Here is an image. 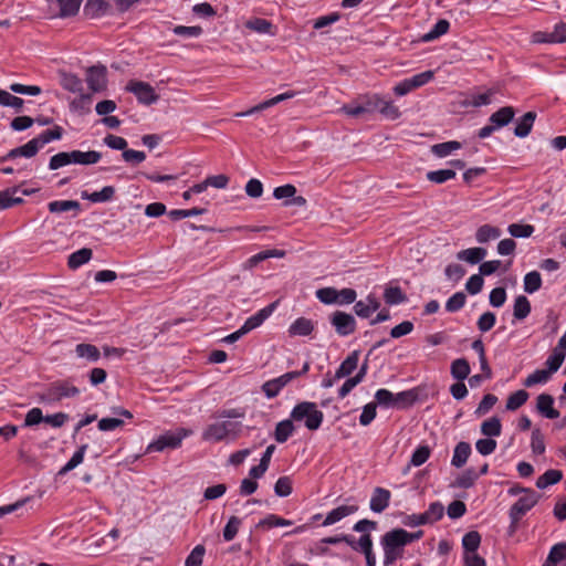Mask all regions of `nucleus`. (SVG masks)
Returning a JSON list of instances; mask_svg holds the SVG:
<instances>
[{
  "instance_id": "nucleus-3",
  "label": "nucleus",
  "mask_w": 566,
  "mask_h": 566,
  "mask_svg": "<svg viewBox=\"0 0 566 566\" xmlns=\"http://www.w3.org/2000/svg\"><path fill=\"white\" fill-rule=\"evenodd\" d=\"M290 417L296 422H304V426L311 431L318 430L324 420L323 411L317 408L315 402L311 401L296 403L291 410Z\"/></svg>"
},
{
  "instance_id": "nucleus-44",
  "label": "nucleus",
  "mask_w": 566,
  "mask_h": 566,
  "mask_svg": "<svg viewBox=\"0 0 566 566\" xmlns=\"http://www.w3.org/2000/svg\"><path fill=\"white\" fill-rule=\"evenodd\" d=\"M115 188L113 186H105L99 191H94L90 195H83V198L88 199L91 202H106L113 199Z\"/></svg>"
},
{
  "instance_id": "nucleus-46",
  "label": "nucleus",
  "mask_w": 566,
  "mask_h": 566,
  "mask_svg": "<svg viewBox=\"0 0 566 566\" xmlns=\"http://www.w3.org/2000/svg\"><path fill=\"white\" fill-rule=\"evenodd\" d=\"M455 176L457 172L454 169H439L427 172V179L438 185L454 179Z\"/></svg>"
},
{
  "instance_id": "nucleus-17",
  "label": "nucleus",
  "mask_w": 566,
  "mask_h": 566,
  "mask_svg": "<svg viewBox=\"0 0 566 566\" xmlns=\"http://www.w3.org/2000/svg\"><path fill=\"white\" fill-rule=\"evenodd\" d=\"M71 155H72V164L83 165V166L97 164L102 158V154L96 150H88V151L72 150Z\"/></svg>"
},
{
  "instance_id": "nucleus-13",
  "label": "nucleus",
  "mask_w": 566,
  "mask_h": 566,
  "mask_svg": "<svg viewBox=\"0 0 566 566\" xmlns=\"http://www.w3.org/2000/svg\"><path fill=\"white\" fill-rule=\"evenodd\" d=\"M357 511H358L357 504L339 505L326 514L325 520L323 521L322 525L323 526L333 525V524L342 521L343 518L356 513Z\"/></svg>"
},
{
  "instance_id": "nucleus-19",
  "label": "nucleus",
  "mask_w": 566,
  "mask_h": 566,
  "mask_svg": "<svg viewBox=\"0 0 566 566\" xmlns=\"http://www.w3.org/2000/svg\"><path fill=\"white\" fill-rule=\"evenodd\" d=\"M536 119V113L527 112L517 122L514 128V135L520 138L528 136L531 133L534 122Z\"/></svg>"
},
{
  "instance_id": "nucleus-24",
  "label": "nucleus",
  "mask_w": 566,
  "mask_h": 566,
  "mask_svg": "<svg viewBox=\"0 0 566 566\" xmlns=\"http://www.w3.org/2000/svg\"><path fill=\"white\" fill-rule=\"evenodd\" d=\"M502 232L497 227L491 224H483L478 228L475 232V240L478 243H488L489 241L496 240L501 237Z\"/></svg>"
},
{
  "instance_id": "nucleus-12",
  "label": "nucleus",
  "mask_w": 566,
  "mask_h": 566,
  "mask_svg": "<svg viewBox=\"0 0 566 566\" xmlns=\"http://www.w3.org/2000/svg\"><path fill=\"white\" fill-rule=\"evenodd\" d=\"M390 499L391 493L389 490L377 486L373 491L369 507L374 513H381L389 506Z\"/></svg>"
},
{
  "instance_id": "nucleus-29",
  "label": "nucleus",
  "mask_w": 566,
  "mask_h": 566,
  "mask_svg": "<svg viewBox=\"0 0 566 566\" xmlns=\"http://www.w3.org/2000/svg\"><path fill=\"white\" fill-rule=\"evenodd\" d=\"M92 250L88 248H82L70 254L67 265L70 269H78L83 264L87 263L92 259Z\"/></svg>"
},
{
  "instance_id": "nucleus-36",
  "label": "nucleus",
  "mask_w": 566,
  "mask_h": 566,
  "mask_svg": "<svg viewBox=\"0 0 566 566\" xmlns=\"http://www.w3.org/2000/svg\"><path fill=\"white\" fill-rule=\"evenodd\" d=\"M502 432V423L497 417H491L481 424V433L488 438L499 437Z\"/></svg>"
},
{
  "instance_id": "nucleus-4",
  "label": "nucleus",
  "mask_w": 566,
  "mask_h": 566,
  "mask_svg": "<svg viewBox=\"0 0 566 566\" xmlns=\"http://www.w3.org/2000/svg\"><path fill=\"white\" fill-rule=\"evenodd\" d=\"M192 434V430L186 428H176L167 430L159 434L146 447V453L163 452L167 449H178L182 441Z\"/></svg>"
},
{
  "instance_id": "nucleus-61",
  "label": "nucleus",
  "mask_w": 566,
  "mask_h": 566,
  "mask_svg": "<svg viewBox=\"0 0 566 566\" xmlns=\"http://www.w3.org/2000/svg\"><path fill=\"white\" fill-rule=\"evenodd\" d=\"M23 99L10 94L4 90H0V105L12 107L14 109H21L23 106Z\"/></svg>"
},
{
  "instance_id": "nucleus-25",
  "label": "nucleus",
  "mask_w": 566,
  "mask_h": 566,
  "mask_svg": "<svg viewBox=\"0 0 566 566\" xmlns=\"http://www.w3.org/2000/svg\"><path fill=\"white\" fill-rule=\"evenodd\" d=\"M83 0H54V3L59 8L57 17L69 18L75 15Z\"/></svg>"
},
{
  "instance_id": "nucleus-45",
  "label": "nucleus",
  "mask_w": 566,
  "mask_h": 566,
  "mask_svg": "<svg viewBox=\"0 0 566 566\" xmlns=\"http://www.w3.org/2000/svg\"><path fill=\"white\" fill-rule=\"evenodd\" d=\"M528 397L530 395L527 391L520 389L509 396L505 407L510 411L517 410L527 401Z\"/></svg>"
},
{
  "instance_id": "nucleus-28",
  "label": "nucleus",
  "mask_w": 566,
  "mask_h": 566,
  "mask_svg": "<svg viewBox=\"0 0 566 566\" xmlns=\"http://www.w3.org/2000/svg\"><path fill=\"white\" fill-rule=\"evenodd\" d=\"M470 371L471 368L465 358H458L451 363V376L459 381H463L464 379H467L468 376L470 375Z\"/></svg>"
},
{
  "instance_id": "nucleus-39",
  "label": "nucleus",
  "mask_w": 566,
  "mask_h": 566,
  "mask_svg": "<svg viewBox=\"0 0 566 566\" xmlns=\"http://www.w3.org/2000/svg\"><path fill=\"white\" fill-rule=\"evenodd\" d=\"M478 479V472H475L474 469L469 468L455 479L454 485L460 489H470L475 484Z\"/></svg>"
},
{
  "instance_id": "nucleus-9",
  "label": "nucleus",
  "mask_w": 566,
  "mask_h": 566,
  "mask_svg": "<svg viewBox=\"0 0 566 566\" xmlns=\"http://www.w3.org/2000/svg\"><path fill=\"white\" fill-rule=\"evenodd\" d=\"M277 302H273L265 307L259 310L255 314L251 315L243 323L242 332L248 334L251 331L260 327L275 311Z\"/></svg>"
},
{
  "instance_id": "nucleus-43",
  "label": "nucleus",
  "mask_w": 566,
  "mask_h": 566,
  "mask_svg": "<svg viewBox=\"0 0 566 566\" xmlns=\"http://www.w3.org/2000/svg\"><path fill=\"white\" fill-rule=\"evenodd\" d=\"M245 27L249 30L254 31L259 34H273V32H272L273 25L266 19H262V18L251 19L245 23Z\"/></svg>"
},
{
  "instance_id": "nucleus-18",
  "label": "nucleus",
  "mask_w": 566,
  "mask_h": 566,
  "mask_svg": "<svg viewBox=\"0 0 566 566\" xmlns=\"http://www.w3.org/2000/svg\"><path fill=\"white\" fill-rule=\"evenodd\" d=\"M471 452H472V449H471V446L469 442H465V441H461L459 442L455 447H454V450H453V455H452V459H451V465H453L454 468H462L469 457L471 455Z\"/></svg>"
},
{
  "instance_id": "nucleus-54",
  "label": "nucleus",
  "mask_w": 566,
  "mask_h": 566,
  "mask_svg": "<svg viewBox=\"0 0 566 566\" xmlns=\"http://www.w3.org/2000/svg\"><path fill=\"white\" fill-rule=\"evenodd\" d=\"M465 294L463 292H457L446 302V311L449 313H455L465 305Z\"/></svg>"
},
{
  "instance_id": "nucleus-34",
  "label": "nucleus",
  "mask_w": 566,
  "mask_h": 566,
  "mask_svg": "<svg viewBox=\"0 0 566 566\" xmlns=\"http://www.w3.org/2000/svg\"><path fill=\"white\" fill-rule=\"evenodd\" d=\"M562 479L563 472L560 470L549 469L544 474L538 476L536 486L543 490L558 483Z\"/></svg>"
},
{
  "instance_id": "nucleus-35",
  "label": "nucleus",
  "mask_w": 566,
  "mask_h": 566,
  "mask_svg": "<svg viewBox=\"0 0 566 566\" xmlns=\"http://www.w3.org/2000/svg\"><path fill=\"white\" fill-rule=\"evenodd\" d=\"M63 136V128L59 125H55L51 129H46L42 132L39 136L34 137L33 139L36 142L40 148H42L44 145L59 140Z\"/></svg>"
},
{
  "instance_id": "nucleus-56",
  "label": "nucleus",
  "mask_w": 566,
  "mask_h": 566,
  "mask_svg": "<svg viewBox=\"0 0 566 566\" xmlns=\"http://www.w3.org/2000/svg\"><path fill=\"white\" fill-rule=\"evenodd\" d=\"M316 298L323 304H337V290L335 287H322L315 292Z\"/></svg>"
},
{
  "instance_id": "nucleus-14",
  "label": "nucleus",
  "mask_w": 566,
  "mask_h": 566,
  "mask_svg": "<svg viewBox=\"0 0 566 566\" xmlns=\"http://www.w3.org/2000/svg\"><path fill=\"white\" fill-rule=\"evenodd\" d=\"M537 411L547 419H557L559 411L554 408V398L548 394H541L536 402Z\"/></svg>"
},
{
  "instance_id": "nucleus-48",
  "label": "nucleus",
  "mask_w": 566,
  "mask_h": 566,
  "mask_svg": "<svg viewBox=\"0 0 566 566\" xmlns=\"http://www.w3.org/2000/svg\"><path fill=\"white\" fill-rule=\"evenodd\" d=\"M290 525H292V521L285 520L275 514H269L256 524V527L272 528V527L290 526Z\"/></svg>"
},
{
  "instance_id": "nucleus-38",
  "label": "nucleus",
  "mask_w": 566,
  "mask_h": 566,
  "mask_svg": "<svg viewBox=\"0 0 566 566\" xmlns=\"http://www.w3.org/2000/svg\"><path fill=\"white\" fill-rule=\"evenodd\" d=\"M84 10L87 15L97 18L107 12L108 3L105 0H87Z\"/></svg>"
},
{
  "instance_id": "nucleus-60",
  "label": "nucleus",
  "mask_w": 566,
  "mask_h": 566,
  "mask_svg": "<svg viewBox=\"0 0 566 566\" xmlns=\"http://www.w3.org/2000/svg\"><path fill=\"white\" fill-rule=\"evenodd\" d=\"M434 76L433 71H424L421 73H418L411 77H408L407 81L409 82V85L411 90H416L418 87H421L426 84H428Z\"/></svg>"
},
{
  "instance_id": "nucleus-23",
  "label": "nucleus",
  "mask_w": 566,
  "mask_h": 566,
  "mask_svg": "<svg viewBox=\"0 0 566 566\" xmlns=\"http://www.w3.org/2000/svg\"><path fill=\"white\" fill-rule=\"evenodd\" d=\"M285 254L282 250L271 249V250H264L261 251L252 256H250L245 263L244 269H253L260 262L265 261L270 258H283Z\"/></svg>"
},
{
  "instance_id": "nucleus-30",
  "label": "nucleus",
  "mask_w": 566,
  "mask_h": 566,
  "mask_svg": "<svg viewBox=\"0 0 566 566\" xmlns=\"http://www.w3.org/2000/svg\"><path fill=\"white\" fill-rule=\"evenodd\" d=\"M450 23L446 19H440L436 22V24L424 34H422L421 40L423 42H431L442 36L449 31Z\"/></svg>"
},
{
  "instance_id": "nucleus-40",
  "label": "nucleus",
  "mask_w": 566,
  "mask_h": 566,
  "mask_svg": "<svg viewBox=\"0 0 566 566\" xmlns=\"http://www.w3.org/2000/svg\"><path fill=\"white\" fill-rule=\"evenodd\" d=\"M542 286V277L539 272L531 271L525 274L523 281L524 291L528 294L537 292Z\"/></svg>"
},
{
  "instance_id": "nucleus-16",
  "label": "nucleus",
  "mask_w": 566,
  "mask_h": 566,
  "mask_svg": "<svg viewBox=\"0 0 566 566\" xmlns=\"http://www.w3.org/2000/svg\"><path fill=\"white\" fill-rule=\"evenodd\" d=\"M359 353L352 352L339 365L335 373V379H342L349 376L358 366Z\"/></svg>"
},
{
  "instance_id": "nucleus-57",
  "label": "nucleus",
  "mask_w": 566,
  "mask_h": 566,
  "mask_svg": "<svg viewBox=\"0 0 566 566\" xmlns=\"http://www.w3.org/2000/svg\"><path fill=\"white\" fill-rule=\"evenodd\" d=\"M385 118L396 120L400 117L399 108L391 101L381 98L380 108L378 111Z\"/></svg>"
},
{
  "instance_id": "nucleus-20",
  "label": "nucleus",
  "mask_w": 566,
  "mask_h": 566,
  "mask_svg": "<svg viewBox=\"0 0 566 566\" xmlns=\"http://www.w3.org/2000/svg\"><path fill=\"white\" fill-rule=\"evenodd\" d=\"M75 355L88 363H96L101 358L99 349L92 344L81 343L75 346Z\"/></svg>"
},
{
  "instance_id": "nucleus-11",
  "label": "nucleus",
  "mask_w": 566,
  "mask_h": 566,
  "mask_svg": "<svg viewBox=\"0 0 566 566\" xmlns=\"http://www.w3.org/2000/svg\"><path fill=\"white\" fill-rule=\"evenodd\" d=\"M294 379L295 375H292L290 371L285 373L276 378L265 381L262 386V390L266 398H274L289 382H291Z\"/></svg>"
},
{
  "instance_id": "nucleus-59",
  "label": "nucleus",
  "mask_w": 566,
  "mask_h": 566,
  "mask_svg": "<svg viewBox=\"0 0 566 566\" xmlns=\"http://www.w3.org/2000/svg\"><path fill=\"white\" fill-rule=\"evenodd\" d=\"M566 355L557 352L556 349H553L551 355L547 357L545 365L546 369L554 375L563 365L565 360Z\"/></svg>"
},
{
  "instance_id": "nucleus-33",
  "label": "nucleus",
  "mask_w": 566,
  "mask_h": 566,
  "mask_svg": "<svg viewBox=\"0 0 566 566\" xmlns=\"http://www.w3.org/2000/svg\"><path fill=\"white\" fill-rule=\"evenodd\" d=\"M552 376L553 375L547 369H536L523 380V385L527 388H532L536 385H545L549 381Z\"/></svg>"
},
{
  "instance_id": "nucleus-8",
  "label": "nucleus",
  "mask_w": 566,
  "mask_h": 566,
  "mask_svg": "<svg viewBox=\"0 0 566 566\" xmlns=\"http://www.w3.org/2000/svg\"><path fill=\"white\" fill-rule=\"evenodd\" d=\"M331 324L339 336H348L356 329L355 317L340 311H337L332 315Z\"/></svg>"
},
{
  "instance_id": "nucleus-1",
  "label": "nucleus",
  "mask_w": 566,
  "mask_h": 566,
  "mask_svg": "<svg viewBox=\"0 0 566 566\" xmlns=\"http://www.w3.org/2000/svg\"><path fill=\"white\" fill-rule=\"evenodd\" d=\"M380 546L384 553L382 565L391 566L403 558L407 543L399 531V527L386 532L380 537Z\"/></svg>"
},
{
  "instance_id": "nucleus-62",
  "label": "nucleus",
  "mask_w": 566,
  "mask_h": 566,
  "mask_svg": "<svg viewBox=\"0 0 566 566\" xmlns=\"http://www.w3.org/2000/svg\"><path fill=\"white\" fill-rule=\"evenodd\" d=\"M430 453L428 446H419L411 454L410 464L413 467L422 465L429 459Z\"/></svg>"
},
{
  "instance_id": "nucleus-32",
  "label": "nucleus",
  "mask_w": 566,
  "mask_h": 566,
  "mask_svg": "<svg viewBox=\"0 0 566 566\" xmlns=\"http://www.w3.org/2000/svg\"><path fill=\"white\" fill-rule=\"evenodd\" d=\"M384 300L388 305H399L407 301V296L399 286L387 285L384 291Z\"/></svg>"
},
{
  "instance_id": "nucleus-64",
  "label": "nucleus",
  "mask_w": 566,
  "mask_h": 566,
  "mask_svg": "<svg viewBox=\"0 0 566 566\" xmlns=\"http://www.w3.org/2000/svg\"><path fill=\"white\" fill-rule=\"evenodd\" d=\"M566 558V542H560L553 545L549 549L547 559L555 564L564 560Z\"/></svg>"
},
{
  "instance_id": "nucleus-7",
  "label": "nucleus",
  "mask_w": 566,
  "mask_h": 566,
  "mask_svg": "<svg viewBox=\"0 0 566 566\" xmlns=\"http://www.w3.org/2000/svg\"><path fill=\"white\" fill-rule=\"evenodd\" d=\"M126 91L133 93L137 101L144 105H151L158 99V95L155 93L154 87L143 81H129L126 85Z\"/></svg>"
},
{
  "instance_id": "nucleus-50",
  "label": "nucleus",
  "mask_w": 566,
  "mask_h": 566,
  "mask_svg": "<svg viewBox=\"0 0 566 566\" xmlns=\"http://www.w3.org/2000/svg\"><path fill=\"white\" fill-rule=\"evenodd\" d=\"M72 164L71 151H61L53 155L49 161V169L56 170Z\"/></svg>"
},
{
  "instance_id": "nucleus-52",
  "label": "nucleus",
  "mask_w": 566,
  "mask_h": 566,
  "mask_svg": "<svg viewBox=\"0 0 566 566\" xmlns=\"http://www.w3.org/2000/svg\"><path fill=\"white\" fill-rule=\"evenodd\" d=\"M205 208H191V209H174L169 211V217L174 221H178L185 218L196 217L206 213Z\"/></svg>"
},
{
  "instance_id": "nucleus-21",
  "label": "nucleus",
  "mask_w": 566,
  "mask_h": 566,
  "mask_svg": "<svg viewBox=\"0 0 566 566\" xmlns=\"http://www.w3.org/2000/svg\"><path fill=\"white\" fill-rule=\"evenodd\" d=\"M314 331V323L305 317L296 318L289 327L291 336H308Z\"/></svg>"
},
{
  "instance_id": "nucleus-27",
  "label": "nucleus",
  "mask_w": 566,
  "mask_h": 566,
  "mask_svg": "<svg viewBox=\"0 0 566 566\" xmlns=\"http://www.w3.org/2000/svg\"><path fill=\"white\" fill-rule=\"evenodd\" d=\"M18 190V187H13L0 191V210H6L23 202V198L15 197Z\"/></svg>"
},
{
  "instance_id": "nucleus-6",
  "label": "nucleus",
  "mask_w": 566,
  "mask_h": 566,
  "mask_svg": "<svg viewBox=\"0 0 566 566\" xmlns=\"http://www.w3.org/2000/svg\"><path fill=\"white\" fill-rule=\"evenodd\" d=\"M538 494L535 491H525L510 509L509 515L511 518V530H515L518 521L538 502Z\"/></svg>"
},
{
  "instance_id": "nucleus-10",
  "label": "nucleus",
  "mask_w": 566,
  "mask_h": 566,
  "mask_svg": "<svg viewBox=\"0 0 566 566\" xmlns=\"http://www.w3.org/2000/svg\"><path fill=\"white\" fill-rule=\"evenodd\" d=\"M106 67L103 65H94L86 71V83L92 92H102L106 87Z\"/></svg>"
},
{
  "instance_id": "nucleus-5",
  "label": "nucleus",
  "mask_w": 566,
  "mask_h": 566,
  "mask_svg": "<svg viewBox=\"0 0 566 566\" xmlns=\"http://www.w3.org/2000/svg\"><path fill=\"white\" fill-rule=\"evenodd\" d=\"M80 395V389L70 381H55L49 388L39 395V401L43 403H54L64 398H72Z\"/></svg>"
},
{
  "instance_id": "nucleus-2",
  "label": "nucleus",
  "mask_w": 566,
  "mask_h": 566,
  "mask_svg": "<svg viewBox=\"0 0 566 566\" xmlns=\"http://www.w3.org/2000/svg\"><path fill=\"white\" fill-rule=\"evenodd\" d=\"M242 431V423L239 421L221 420L207 426L202 431V440L210 443H218L224 440H235Z\"/></svg>"
},
{
  "instance_id": "nucleus-42",
  "label": "nucleus",
  "mask_w": 566,
  "mask_h": 566,
  "mask_svg": "<svg viewBox=\"0 0 566 566\" xmlns=\"http://www.w3.org/2000/svg\"><path fill=\"white\" fill-rule=\"evenodd\" d=\"M461 148V144L455 140L436 144L431 147V151L437 157L443 158L451 155L453 151Z\"/></svg>"
},
{
  "instance_id": "nucleus-41",
  "label": "nucleus",
  "mask_w": 566,
  "mask_h": 566,
  "mask_svg": "<svg viewBox=\"0 0 566 566\" xmlns=\"http://www.w3.org/2000/svg\"><path fill=\"white\" fill-rule=\"evenodd\" d=\"M481 544V535L476 531H471L462 537V546L467 554H476Z\"/></svg>"
},
{
  "instance_id": "nucleus-26",
  "label": "nucleus",
  "mask_w": 566,
  "mask_h": 566,
  "mask_svg": "<svg viewBox=\"0 0 566 566\" xmlns=\"http://www.w3.org/2000/svg\"><path fill=\"white\" fill-rule=\"evenodd\" d=\"M291 418L284 419L276 423L274 430V439L279 443H284L294 432V424Z\"/></svg>"
},
{
  "instance_id": "nucleus-51",
  "label": "nucleus",
  "mask_w": 566,
  "mask_h": 566,
  "mask_svg": "<svg viewBox=\"0 0 566 566\" xmlns=\"http://www.w3.org/2000/svg\"><path fill=\"white\" fill-rule=\"evenodd\" d=\"M534 230L532 224L512 223L507 227V232L514 238H530Z\"/></svg>"
},
{
  "instance_id": "nucleus-49",
  "label": "nucleus",
  "mask_w": 566,
  "mask_h": 566,
  "mask_svg": "<svg viewBox=\"0 0 566 566\" xmlns=\"http://www.w3.org/2000/svg\"><path fill=\"white\" fill-rule=\"evenodd\" d=\"M422 514L426 518V523L432 524L442 518L444 514V507L440 502H433L429 505L428 510Z\"/></svg>"
},
{
  "instance_id": "nucleus-15",
  "label": "nucleus",
  "mask_w": 566,
  "mask_h": 566,
  "mask_svg": "<svg viewBox=\"0 0 566 566\" xmlns=\"http://www.w3.org/2000/svg\"><path fill=\"white\" fill-rule=\"evenodd\" d=\"M514 116L515 109L512 106H504L489 117V123L494 124V126L500 129L509 125Z\"/></svg>"
},
{
  "instance_id": "nucleus-31",
  "label": "nucleus",
  "mask_w": 566,
  "mask_h": 566,
  "mask_svg": "<svg viewBox=\"0 0 566 566\" xmlns=\"http://www.w3.org/2000/svg\"><path fill=\"white\" fill-rule=\"evenodd\" d=\"M48 209L52 213H62L71 210L78 212L81 205L76 200H54L49 202Z\"/></svg>"
},
{
  "instance_id": "nucleus-63",
  "label": "nucleus",
  "mask_w": 566,
  "mask_h": 566,
  "mask_svg": "<svg viewBox=\"0 0 566 566\" xmlns=\"http://www.w3.org/2000/svg\"><path fill=\"white\" fill-rule=\"evenodd\" d=\"M274 492L280 497H286L292 493V480L289 476H281L274 485Z\"/></svg>"
},
{
  "instance_id": "nucleus-47",
  "label": "nucleus",
  "mask_w": 566,
  "mask_h": 566,
  "mask_svg": "<svg viewBox=\"0 0 566 566\" xmlns=\"http://www.w3.org/2000/svg\"><path fill=\"white\" fill-rule=\"evenodd\" d=\"M87 444L81 446L71 457V459L64 464V467L60 470V474L67 473L80 465L84 460V454L86 452Z\"/></svg>"
},
{
  "instance_id": "nucleus-37",
  "label": "nucleus",
  "mask_w": 566,
  "mask_h": 566,
  "mask_svg": "<svg viewBox=\"0 0 566 566\" xmlns=\"http://www.w3.org/2000/svg\"><path fill=\"white\" fill-rule=\"evenodd\" d=\"M531 313V303L524 295H518L513 305V315L517 321L526 318Z\"/></svg>"
},
{
  "instance_id": "nucleus-22",
  "label": "nucleus",
  "mask_w": 566,
  "mask_h": 566,
  "mask_svg": "<svg viewBox=\"0 0 566 566\" xmlns=\"http://www.w3.org/2000/svg\"><path fill=\"white\" fill-rule=\"evenodd\" d=\"M486 253L488 251L484 248H469L458 252L457 258L470 264H478L486 256Z\"/></svg>"
},
{
  "instance_id": "nucleus-53",
  "label": "nucleus",
  "mask_w": 566,
  "mask_h": 566,
  "mask_svg": "<svg viewBox=\"0 0 566 566\" xmlns=\"http://www.w3.org/2000/svg\"><path fill=\"white\" fill-rule=\"evenodd\" d=\"M206 548L203 545H196L185 560V566H201Z\"/></svg>"
},
{
  "instance_id": "nucleus-55",
  "label": "nucleus",
  "mask_w": 566,
  "mask_h": 566,
  "mask_svg": "<svg viewBox=\"0 0 566 566\" xmlns=\"http://www.w3.org/2000/svg\"><path fill=\"white\" fill-rule=\"evenodd\" d=\"M240 526H241V520L237 516H231L228 520V522L223 528V532H222L223 539L226 542L232 541L237 536Z\"/></svg>"
},
{
  "instance_id": "nucleus-58",
  "label": "nucleus",
  "mask_w": 566,
  "mask_h": 566,
  "mask_svg": "<svg viewBox=\"0 0 566 566\" xmlns=\"http://www.w3.org/2000/svg\"><path fill=\"white\" fill-rule=\"evenodd\" d=\"M376 406L379 405L385 408L395 407V394L390 390L381 388L375 392Z\"/></svg>"
}]
</instances>
